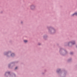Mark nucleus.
Returning a JSON list of instances; mask_svg holds the SVG:
<instances>
[{"label": "nucleus", "instance_id": "1", "mask_svg": "<svg viewBox=\"0 0 77 77\" xmlns=\"http://www.w3.org/2000/svg\"><path fill=\"white\" fill-rule=\"evenodd\" d=\"M56 73L58 74V76L59 77H66V75L67 74V72L65 69H64L62 70L63 73V76H62V73L61 69H57L56 70Z\"/></svg>", "mask_w": 77, "mask_h": 77}, {"label": "nucleus", "instance_id": "2", "mask_svg": "<svg viewBox=\"0 0 77 77\" xmlns=\"http://www.w3.org/2000/svg\"><path fill=\"white\" fill-rule=\"evenodd\" d=\"M47 29H48V32L51 35H53L56 33V30L52 26H47Z\"/></svg>", "mask_w": 77, "mask_h": 77}, {"label": "nucleus", "instance_id": "3", "mask_svg": "<svg viewBox=\"0 0 77 77\" xmlns=\"http://www.w3.org/2000/svg\"><path fill=\"white\" fill-rule=\"evenodd\" d=\"M59 53L62 56H64L68 54L67 51L62 48H60L59 50Z\"/></svg>", "mask_w": 77, "mask_h": 77}, {"label": "nucleus", "instance_id": "4", "mask_svg": "<svg viewBox=\"0 0 77 77\" xmlns=\"http://www.w3.org/2000/svg\"><path fill=\"white\" fill-rule=\"evenodd\" d=\"M75 40H72L65 43V44H64V46H68L69 48H71L72 47V45H75Z\"/></svg>", "mask_w": 77, "mask_h": 77}, {"label": "nucleus", "instance_id": "5", "mask_svg": "<svg viewBox=\"0 0 77 77\" xmlns=\"http://www.w3.org/2000/svg\"><path fill=\"white\" fill-rule=\"evenodd\" d=\"M19 62V61L17 60L10 63L8 65V67L9 69H12L15 64H17Z\"/></svg>", "mask_w": 77, "mask_h": 77}, {"label": "nucleus", "instance_id": "6", "mask_svg": "<svg viewBox=\"0 0 77 77\" xmlns=\"http://www.w3.org/2000/svg\"><path fill=\"white\" fill-rule=\"evenodd\" d=\"M11 51H8V52H5L4 53V54L5 56H6L7 58H10V56L9 54H11Z\"/></svg>", "mask_w": 77, "mask_h": 77}, {"label": "nucleus", "instance_id": "7", "mask_svg": "<svg viewBox=\"0 0 77 77\" xmlns=\"http://www.w3.org/2000/svg\"><path fill=\"white\" fill-rule=\"evenodd\" d=\"M36 7V6L34 5H32L30 6V9L32 11H35Z\"/></svg>", "mask_w": 77, "mask_h": 77}, {"label": "nucleus", "instance_id": "8", "mask_svg": "<svg viewBox=\"0 0 77 77\" xmlns=\"http://www.w3.org/2000/svg\"><path fill=\"white\" fill-rule=\"evenodd\" d=\"M48 38V35L47 34L44 35L43 36V39L46 40H47V38Z\"/></svg>", "mask_w": 77, "mask_h": 77}, {"label": "nucleus", "instance_id": "9", "mask_svg": "<svg viewBox=\"0 0 77 77\" xmlns=\"http://www.w3.org/2000/svg\"><path fill=\"white\" fill-rule=\"evenodd\" d=\"M10 72H5V77H8V75H10Z\"/></svg>", "mask_w": 77, "mask_h": 77}, {"label": "nucleus", "instance_id": "10", "mask_svg": "<svg viewBox=\"0 0 77 77\" xmlns=\"http://www.w3.org/2000/svg\"><path fill=\"white\" fill-rule=\"evenodd\" d=\"M72 58H69L68 60H67V62L68 63H71L72 62Z\"/></svg>", "mask_w": 77, "mask_h": 77}, {"label": "nucleus", "instance_id": "11", "mask_svg": "<svg viewBox=\"0 0 77 77\" xmlns=\"http://www.w3.org/2000/svg\"><path fill=\"white\" fill-rule=\"evenodd\" d=\"M9 77H16V75L14 73L10 74Z\"/></svg>", "mask_w": 77, "mask_h": 77}, {"label": "nucleus", "instance_id": "12", "mask_svg": "<svg viewBox=\"0 0 77 77\" xmlns=\"http://www.w3.org/2000/svg\"><path fill=\"white\" fill-rule=\"evenodd\" d=\"M16 55V54L14 53H12L11 54V56L12 57H14Z\"/></svg>", "mask_w": 77, "mask_h": 77}, {"label": "nucleus", "instance_id": "13", "mask_svg": "<svg viewBox=\"0 0 77 77\" xmlns=\"http://www.w3.org/2000/svg\"><path fill=\"white\" fill-rule=\"evenodd\" d=\"M69 54L70 55H73L74 54V53H73V52H70V53H69Z\"/></svg>", "mask_w": 77, "mask_h": 77}, {"label": "nucleus", "instance_id": "14", "mask_svg": "<svg viewBox=\"0 0 77 77\" xmlns=\"http://www.w3.org/2000/svg\"><path fill=\"white\" fill-rule=\"evenodd\" d=\"M74 15H75V13H74L73 14L71 15V17H74Z\"/></svg>", "mask_w": 77, "mask_h": 77}, {"label": "nucleus", "instance_id": "15", "mask_svg": "<svg viewBox=\"0 0 77 77\" xmlns=\"http://www.w3.org/2000/svg\"><path fill=\"white\" fill-rule=\"evenodd\" d=\"M24 42V43H27V42L28 41L27 40H24L23 41Z\"/></svg>", "mask_w": 77, "mask_h": 77}, {"label": "nucleus", "instance_id": "16", "mask_svg": "<svg viewBox=\"0 0 77 77\" xmlns=\"http://www.w3.org/2000/svg\"><path fill=\"white\" fill-rule=\"evenodd\" d=\"M38 45L39 46H40V45H41V43H38Z\"/></svg>", "mask_w": 77, "mask_h": 77}, {"label": "nucleus", "instance_id": "17", "mask_svg": "<svg viewBox=\"0 0 77 77\" xmlns=\"http://www.w3.org/2000/svg\"><path fill=\"white\" fill-rule=\"evenodd\" d=\"M17 68H18L17 66L16 67L14 68V70H16L17 69Z\"/></svg>", "mask_w": 77, "mask_h": 77}, {"label": "nucleus", "instance_id": "18", "mask_svg": "<svg viewBox=\"0 0 77 77\" xmlns=\"http://www.w3.org/2000/svg\"><path fill=\"white\" fill-rule=\"evenodd\" d=\"M45 74V72H42V75H44Z\"/></svg>", "mask_w": 77, "mask_h": 77}, {"label": "nucleus", "instance_id": "19", "mask_svg": "<svg viewBox=\"0 0 77 77\" xmlns=\"http://www.w3.org/2000/svg\"><path fill=\"white\" fill-rule=\"evenodd\" d=\"M75 16H77V12H75Z\"/></svg>", "mask_w": 77, "mask_h": 77}, {"label": "nucleus", "instance_id": "20", "mask_svg": "<svg viewBox=\"0 0 77 77\" xmlns=\"http://www.w3.org/2000/svg\"><path fill=\"white\" fill-rule=\"evenodd\" d=\"M9 42L10 43H11L12 42V41L11 40H10V41H9Z\"/></svg>", "mask_w": 77, "mask_h": 77}, {"label": "nucleus", "instance_id": "21", "mask_svg": "<svg viewBox=\"0 0 77 77\" xmlns=\"http://www.w3.org/2000/svg\"><path fill=\"white\" fill-rule=\"evenodd\" d=\"M56 45H57V46H59V44H58V43H57V44H56Z\"/></svg>", "mask_w": 77, "mask_h": 77}, {"label": "nucleus", "instance_id": "22", "mask_svg": "<svg viewBox=\"0 0 77 77\" xmlns=\"http://www.w3.org/2000/svg\"><path fill=\"white\" fill-rule=\"evenodd\" d=\"M44 71V72L45 73V72H46V69H45Z\"/></svg>", "mask_w": 77, "mask_h": 77}, {"label": "nucleus", "instance_id": "23", "mask_svg": "<svg viewBox=\"0 0 77 77\" xmlns=\"http://www.w3.org/2000/svg\"><path fill=\"white\" fill-rule=\"evenodd\" d=\"M1 14H2L3 13V11H2L1 12H0Z\"/></svg>", "mask_w": 77, "mask_h": 77}, {"label": "nucleus", "instance_id": "24", "mask_svg": "<svg viewBox=\"0 0 77 77\" xmlns=\"http://www.w3.org/2000/svg\"><path fill=\"white\" fill-rule=\"evenodd\" d=\"M23 21H21V24H23Z\"/></svg>", "mask_w": 77, "mask_h": 77}, {"label": "nucleus", "instance_id": "25", "mask_svg": "<svg viewBox=\"0 0 77 77\" xmlns=\"http://www.w3.org/2000/svg\"><path fill=\"white\" fill-rule=\"evenodd\" d=\"M75 47H76V48H77V45H76Z\"/></svg>", "mask_w": 77, "mask_h": 77}]
</instances>
